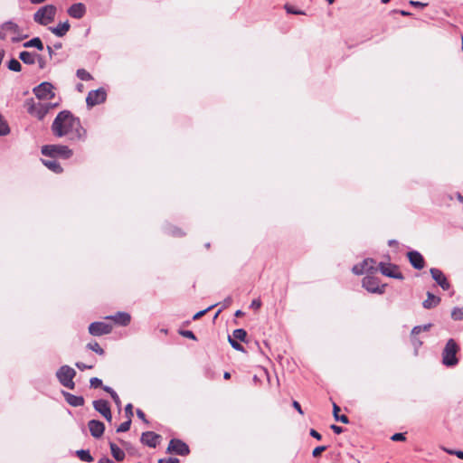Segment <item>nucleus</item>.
Here are the masks:
<instances>
[{
  "label": "nucleus",
  "mask_w": 463,
  "mask_h": 463,
  "mask_svg": "<svg viewBox=\"0 0 463 463\" xmlns=\"http://www.w3.org/2000/svg\"><path fill=\"white\" fill-rule=\"evenodd\" d=\"M167 451L179 456H186L189 454V447L186 443L178 439H172L169 442Z\"/></svg>",
  "instance_id": "11"
},
{
  "label": "nucleus",
  "mask_w": 463,
  "mask_h": 463,
  "mask_svg": "<svg viewBox=\"0 0 463 463\" xmlns=\"http://www.w3.org/2000/svg\"><path fill=\"white\" fill-rule=\"evenodd\" d=\"M326 449V446H319V447H317L316 449H314L313 452H312V455L313 457H318L323 451H325Z\"/></svg>",
  "instance_id": "47"
},
{
  "label": "nucleus",
  "mask_w": 463,
  "mask_h": 463,
  "mask_svg": "<svg viewBox=\"0 0 463 463\" xmlns=\"http://www.w3.org/2000/svg\"><path fill=\"white\" fill-rule=\"evenodd\" d=\"M98 463H113V461L107 457H103L98 461Z\"/></svg>",
  "instance_id": "60"
},
{
  "label": "nucleus",
  "mask_w": 463,
  "mask_h": 463,
  "mask_svg": "<svg viewBox=\"0 0 463 463\" xmlns=\"http://www.w3.org/2000/svg\"><path fill=\"white\" fill-rule=\"evenodd\" d=\"M381 273L386 277L403 279V275L399 271L398 266L391 263L381 262L379 264Z\"/></svg>",
  "instance_id": "12"
},
{
  "label": "nucleus",
  "mask_w": 463,
  "mask_h": 463,
  "mask_svg": "<svg viewBox=\"0 0 463 463\" xmlns=\"http://www.w3.org/2000/svg\"><path fill=\"white\" fill-rule=\"evenodd\" d=\"M76 373V371L72 367L61 365L56 372V377L63 387L73 390L75 388L73 378Z\"/></svg>",
  "instance_id": "6"
},
{
  "label": "nucleus",
  "mask_w": 463,
  "mask_h": 463,
  "mask_svg": "<svg viewBox=\"0 0 463 463\" xmlns=\"http://www.w3.org/2000/svg\"><path fill=\"white\" fill-rule=\"evenodd\" d=\"M430 327H431V324H426L423 326H416L411 330V335H418L423 331H429Z\"/></svg>",
  "instance_id": "38"
},
{
  "label": "nucleus",
  "mask_w": 463,
  "mask_h": 463,
  "mask_svg": "<svg viewBox=\"0 0 463 463\" xmlns=\"http://www.w3.org/2000/svg\"><path fill=\"white\" fill-rule=\"evenodd\" d=\"M23 46L24 48H36L39 51H43L44 49L43 43L39 37H33L31 40L24 43Z\"/></svg>",
  "instance_id": "28"
},
{
  "label": "nucleus",
  "mask_w": 463,
  "mask_h": 463,
  "mask_svg": "<svg viewBox=\"0 0 463 463\" xmlns=\"http://www.w3.org/2000/svg\"><path fill=\"white\" fill-rule=\"evenodd\" d=\"M201 317H203V310H200V311L196 312L193 318L194 320H196V319H199Z\"/></svg>",
  "instance_id": "63"
},
{
  "label": "nucleus",
  "mask_w": 463,
  "mask_h": 463,
  "mask_svg": "<svg viewBox=\"0 0 463 463\" xmlns=\"http://www.w3.org/2000/svg\"><path fill=\"white\" fill-rule=\"evenodd\" d=\"M22 33L20 26L13 21H7L0 26V39L5 40L9 33L19 34Z\"/></svg>",
  "instance_id": "14"
},
{
  "label": "nucleus",
  "mask_w": 463,
  "mask_h": 463,
  "mask_svg": "<svg viewBox=\"0 0 463 463\" xmlns=\"http://www.w3.org/2000/svg\"><path fill=\"white\" fill-rule=\"evenodd\" d=\"M430 273L431 275V278L443 290H449L450 288V284L447 277L440 269L437 268H431L430 269Z\"/></svg>",
  "instance_id": "16"
},
{
  "label": "nucleus",
  "mask_w": 463,
  "mask_h": 463,
  "mask_svg": "<svg viewBox=\"0 0 463 463\" xmlns=\"http://www.w3.org/2000/svg\"><path fill=\"white\" fill-rule=\"evenodd\" d=\"M67 13L72 18L80 19L86 14V6L82 3H76L68 8Z\"/></svg>",
  "instance_id": "21"
},
{
  "label": "nucleus",
  "mask_w": 463,
  "mask_h": 463,
  "mask_svg": "<svg viewBox=\"0 0 463 463\" xmlns=\"http://www.w3.org/2000/svg\"><path fill=\"white\" fill-rule=\"evenodd\" d=\"M63 395L65 401L73 407H80L84 405V398L82 396H78L71 394L70 392H63Z\"/></svg>",
  "instance_id": "23"
},
{
  "label": "nucleus",
  "mask_w": 463,
  "mask_h": 463,
  "mask_svg": "<svg viewBox=\"0 0 463 463\" xmlns=\"http://www.w3.org/2000/svg\"><path fill=\"white\" fill-rule=\"evenodd\" d=\"M165 232L174 237H181L184 234L181 229L171 225L165 227Z\"/></svg>",
  "instance_id": "35"
},
{
  "label": "nucleus",
  "mask_w": 463,
  "mask_h": 463,
  "mask_svg": "<svg viewBox=\"0 0 463 463\" xmlns=\"http://www.w3.org/2000/svg\"><path fill=\"white\" fill-rule=\"evenodd\" d=\"M131 420L128 419V420L122 422L117 429V432H126L130 429Z\"/></svg>",
  "instance_id": "39"
},
{
  "label": "nucleus",
  "mask_w": 463,
  "mask_h": 463,
  "mask_svg": "<svg viewBox=\"0 0 463 463\" xmlns=\"http://www.w3.org/2000/svg\"><path fill=\"white\" fill-rule=\"evenodd\" d=\"M339 411H340V408L335 403H334L333 404V413H334L335 420L347 424L349 422L348 417L346 415L338 416Z\"/></svg>",
  "instance_id": "30"
},
{
  "label": "nucleus",
  "mask_w": 463,
  "mask_h": 463,
  "mask_svg": "<svg viewBox=\"0 0 463 463\" xmlns=\"http://www.w3.org/2000/svg\"><path fill=\"white\" fill-rule=\"evenodd\" d=\"M77 77L81 80H92V76L90 72H88L85 69H78L76 71Z\"/></svg>",
  "instance_id": "34"
},
{
  "label": "nucleus",
  "mask_w": 463,
  "mask_h": 463,
  "mask_svg": "<svg viewBox=\"0 0 463 463\" xmlns=\"http://www.w3.org/2000/svg\"><path fill=\"white\" fill-rule=\"evenodd\" d=\"M125 413L128 419L131 420V417L133 416V406L131 403H128L125 407Z\"/></svg>",
  "instance_id": "44"
},
{
  "label": "nucleus",
  "mask_w": 463,
  "mask_h": 463,
  "mask_svg": "<svg viewBox=\"0 0 463 463\" xmlns=\"http://www.w3.org/2000/svg\"><path fill=\"white\" fill-rule=\"evenodd\" d=\"M88 427L92 437L100 438L105 430V425L102 421L98 420H90L88 422Z\"/></svg>",
  "instance_id": "18"
},
{
  "label": "nucleus",
  "mask_w": 463,
  "mask_h": 463,
  "mask_svg": "<svg viewBox=\"0 0 463 463\" xmlns=\"http://www.w3.org/2000/svg\"><path fill=\"white\" fill-rule=\"evenodd\" d=\"M179 334L190 339H196L194 334L190 330H179Z\"/></svg>",
  "instance_id": "43"
},
{
  "label": "nucleus",
  "mask_w": 463,
  "mask_h": 463,
  "mask_svg": "<svg viewBox=\"0 0 463 463\" xmlns=\"http://www.w3.org/2000/svg\"><path fill=\"white\" fill-rule=\"evenodd\" d=\"M228 341L232 346V348H234L235 350L244 351L243 346L238 342V340H235L234 338L231 337V335L228 336Z\"/></svg>",
  "instance_id": "40"
},
{
  "label": "nucleus",
  "mask_w": 463,
  "mask_h": 463,
  "mask_svg": "<svg viewBox=\"0 0 463 463\" xmlns=\"http://www.w3.org/2000/svg\"><path fill=\"white\" fill-rule=\"evenodd\" d=\"M391 439L393 441H403L406 438L403 433H395L391 437Z\"/></svg>",
  "instance_id": "45"
},
{
  "label": "nucleus",
  "mask_w": 463,
  "mask_h": 463,
  "mask_svg": "<svg viewBox=\"0 0 463 463\" xmlns=\"http://www.w3.org/2000/svg\"><path fill=\"white\" fill-rule=\"evenodd\" d=\"M375 260L373 259H365L363 262L353 267L352 270L356 275H362L364 272H375L377 269L374 267Z\"/></svg>",
  "instance_id": "13"
},
{
  "label": "nucleus",
  "mask_w": 463,
  "mask_h": 463,
  "mask_svg": "<svg viewBox=\"0 0 463 463\" xmlns=\"http://www.w3.org/2000/svg\"><path fill=\"white\" fill-rule=\"evenodd\" d=\"M57 13V8L53 5H46L40 7L33 14V21L41 25H47L53 22Z\"/></svg>",
  "instance_id": "4"
},
{
  "label": "nucleus",
  "mask_w": 463,
  "mask_h": 463,
  "mask_svg": "<svg viewBox=\"0 0 463 463\" xmlns=\"http://www.w3.org/2000/svg\"><path fill=\"white\" fill-rule=\"evenodd\" d=\"M27 37H28L27 34H21V33H20L19 34H14V36L12 37L11 40L13 43H19Z\"/></svg>",
  "instance_id": "49"
},
{
  "label": "nucleus",
  "mask_w": 463,
  "mask_h": 463,
  "mask_svg": "<svg viewBox=\"0 0 463 463\" xmlns=\"http://www.w3.org/2000/svg\"><path fill=\"white\" fill-rule=\"evenodd\" d=\"M408 259L411 266L416 269H421L424 268V259L422 255L416 250H411L407 253Z\"/></svg>",
  "instance_id": "20"
},
{
  "label": "nucleus",
  "mask_w": 463,
  "mask_h": 463,
  "mask_svg": "<svg viewBox=\"0 0 463 463\" xmlns=\"http://www.w3.org/2000/svg\"><path fill=\"white\" fill-rule=\"evenodd\" d=\"M331 429L333 430V431L336 434H340L343 432V428L340 427V426H337V425H332L331 426Z\"/></svg>",
  "instance_id": "57"
},
{
  "label": "nucleus",
  "mask_w": 463,
  "mask_h": 463,
  "mask_svg": "<svg viewBox=\"0 0 463 463\" xmlns=\"http://www.w3.org/2000/svg\"><path fill=\"white\" fill-rule=\"evenodd\" d=\"M310 435H311L313 438H315V439H318V440H319V439H321V438H322V437H321V435H320L317 430H313V429L310 430Z\"/></svg>",
  "instance_id": "58"
},
{
  "label": "nucleus",
  "mask_w": 463,
  "mask_h": 463,
  "mask_svg": "<svg viewBox=\"0 0 463 463\" xmlns=\"http://www.w3.org/2000/svg\"><path fill=\"white\" fill-rule=\"evenodd\" d=\"M285 8L288 14H303L304 13L302 11L295 9L293 6L286 5Z\"/></svg>",
  "instance_id": "46"
},
{
  "label": "nucleus",
  "mask_w": 463,
  "mask_h": 463,
  "mask_svg": "<svg viewBox=\"0 0 463 463\" xmlns=\"http://www.w3.org/2000/svg\"><path fill=\"white\" fill-rule=\"evenodd\" d=\"M53 85L51 82L43 81L33 89V94L39 99H52L55 96Z\"/></svg>",
  "instance_id": "8"
},
{
  "label": "nucleus",
  "mask_w": 463,
  "mask_h": 463,
  "mask_svg": "<svg viewBox=\"0 0 463 463\" xmlns=\"http://www.w3.org/2000/svg\"><path fill=\"white\" fill-rule=\"evenodd\" d=\"M158 463H180L177 458H160Z\"/></svg>",
  "instance_id": "50"
},
{
  "label": "nucleus",
  "mask_w": 463,
  "mask_h": 463,
  "mask_svg": "<svg viewBox=\"0 0 463 463\" xmlns=\"http://www.w3.org/2000/svg\"><path fill=\"white\" fill-rule=\"evenodd\" d=\"M71 24L69 21L59 23L57 26L49 27V30L58 37H63L70 30Z\"/></svg>",
  "instance_id": "22"
},
{
  "label": "nucleus",
  "mask_w": 463,
  "mask_h": 463,
  "mask_svg": "<svg viewBox=\"0 0 463 463\" xmlns=\"http://www.w3.org/2000/svg\"><path fill=\"white\" fill-rule=\"evenodd\" d=\"M113 326L111 324L102 321L93 322L89 326V333L93 336H101L109 335L112 332Z\"/></svg>",
  "instance_id": "9"
},
{
  "label": "nucleus",
  "mask_w": 463,
  "mask_h": 463,
  "mask_svg": "<svg viewBox=\"0 0 463 463\" xmlns=\"http://www.w3.org/2000/svg\"><path fill=\"white\" fill-rule=\"evenodd\" d=\"M94 409L99 412L108 421H111L112 414L109 402L103 399L95 400L93 402Z\"/></svg>",
  "instance_id": "15"
},
{
  "label": "nucleus",
  "mask_w": 463,
  "mask_h": 463,
  "mask_svg": "<svg viewBox=\"0 0 463 463\" xmlns=\"http://www.w3.org/2000/svg\"><path fill=\"white\" fill-rule=\"evenodd\" d=\"M137 417H138L140 420H142L143 421H145V422H146V423H147V420H146V415H145V413H144V411H143L142 410L137 409Z\"/></svg>",
  "instance_id": "53"
},
{
  "label": "nucleus",
  "mask_w": 463,
  "mask_h": 463,
  "mask_svg": "<svg viewBox=\"0 0 463 463\" xmlns=\"http://www.w3.org/2000/svg\"><path fill=\"white\" fill-rule=\"evenodd\" d=\"M102 388H103V390H104L106 392L109 393V394H110V396L113 394V392H115L111 387H109V386H102Z\"/></svg>",
  "instance_id": "61"
},
{
  "label": "nucleus",
  "mask_w": 463,
  "mask_h": 463,
  "mask_svg": "<svg viewBox=\"0 0 463 463\" xmlns=\"http://www.w3.org/2000/svg\"><path fill=\"white\" fill-rule=\"evenodd\" d=\"M293 407L300 413V414H303V411L301 409V406L300 404L297 402V401H294L293 402Z\"/></svg>",
  "instance_id": "59"
},
{
  "label": "nucleus",
  "mask_w": 463,
  "mask_h": 463,
  "mask_svg": "<svg viewBox=\"0 0 463 463\" xmlns=\"http://www.w3.org/2000/svg\"><path fill=\"white\" fill-rule=\"evenodd\" d=\"M160 439L161 436L153 431H146L141 435V442L149 448H156Z\"/></svg>",
  "instance_id": "19"
},
{
  "label": "nucleus",
  "mask_w": 463,
  "mask_h": 463,
  "mask_svg": "<svg viewBox=\"0 0 463 463\" xmlns=\"http://www.w3.org/2000/svg\"><path fill=\"white\" fill-rule=\"evenodd\" d=\"M362 286L370 293L383 294L385 291V284H380L377 278L373 276H365L362 280Z\"/></svg>",
  "instance_id": "7"
},
{
  "label": "nucleus",
  "mask_w": 463,
  "mask_h": 463,
  "mask_svg": "<svg viewBox=\"0 0 463 463\" xmlns=\"http://www.w3.org/2000/svg\"><path fill=\"white\" fill-rule=\"evenodd\" d=\"M109 448L113 458L117 461H122L125 458V452L114 442H109Z\"/></svg>",
  "instance_id": "27"
},
{
  "label": "nucleus",
  "mask_w": 463,
  "mask_h": 463,
  "mask_svg": "<svg viewBox=\"0 0 463 463\" xmlns=\"http://www.w3.org/2000/svg\"><path fill=\"white\" fill-rule=\"evenodd\" d=\"M107 93L103 88L95 90H90L86 98L88 107H94L101 104L106 100Z\"/></svg>",
  "instance_id": "10"
},
{
  "label": "nucleus",
  "mask_w": 463,
  "mask_h": 463,
  "mask_svg": "<svg viewBox=\"0 0 463 463\" xmlns=\"http://www.w3.org/2000/svg\"><path fill=\"white\" fill-rule=\"evenodd\" d=\"M411 343H412L413 346L415 347V349L419 348L422 344L421 341H420L419 339L414 337V335H412Z\"/></svg>",
  "instance_id": "55"
},
{
  "label": "nucleus",
  "mask_w": 463,
  "mask_h": 463,
  "mask_svg": "<svg viewBox=\"0 0 463 463\" xmlns=\"http://www.w3.org/2000/svg\"><path fill=\"white\" fill-rule=\"evenodd\" d=\"M90 387L99 388L102 386V381L98 377H92L90 380Z\"/></svg>",
  "instance_id": "42"
},
{
  "label": "nucleus",
  "mask_w": 463,
  "mask_h": 463,
  "mask_svg": "<svg viewBox=\"0 0 463 463\" xmlns=\"http://www.w3.org/2000/svg\"><path fill=\"white\" fill-rule=\"evenodd\" d=\"M105 319L112 320L118 326H127L131 321V316L127 312L118 311L115 315L107 316Z\"/></svg>",
  "instance_id": "17"
},
{
  "label": "nucleus",
  "mask_w": 463,
  "mask_h": 463,
  "mask_svg": "<svg viewBox=\"0 0 463 463\" xmlns=\"http://www.w3.org/2000/svg\"><path fill=\"white\" fill-rule=\"evenodd\" d=\"M426 295L427 298L422 302V306L426 309H430L437 307L441 301L440 298L435 296L430 291H428Z\"/></svg>",
  "instance_id": "24"
},
{
  "label": "nucleus",
  "mask_w": 463,
  "mask_h": 463,
  "mask_svg": "<svg viewBox=\"0 0 463 463\" xmlns=\"http://www.w3.org/2000/svg\"><path fill=\"white\" fill-rule=\"evenodd\" d=\"M451 318L456 321L463 319V307H454L451 311Z\"/></svg>",
  "instance_id": "37"
},
{
  "label": "nucleus",
  "mask_w": 463,
  "mask_h": 463,
  "mask_svg": "<svg viewBox=\"0 0 463 463\" xmlns=\"http://www.w3.org/2000/svg\"><path fill=\"white\" fill-rule=\"evenodd\" d=\"M410 5H412V6H416V7H424L426 6V4H423L421 2H419V1H410Z\"/></svg>",
  "instance_id": "56"
},
{
  "label": "nucleus",
  "mask_w": 463,
  "mask_h": 463,
  "mask_svg": "<svg viewBox=\"0 0 463 463\" xmlns=\"http://www.w3.org/2000/svg\"><path fill=\"white\" fill-rule=\"evenodd\" d=\"M75 365L78 369H80L81 371L86 370V369H91L93 367L92 365H87L81 362H77L75 364Z\"/></svg>",
  "instance_id": "51"
},
{
  "label": "nucleus",
  "mask_w": 463,
  "mask_h": 463,
  "mask_svg": "<svg viewBox=\"0 0 463 463\" xmlns=\"http://www.w3.org/2000/svg\"><path fill=\"white\" fill-rule=\"evenodd\" d=\"M10 133V128L7 121L0 114V137L6 136Z\"/></svg>",
  "instance_id": "32"
},
{
  "label": "nucleus",
  "mask_w": 463,
  "mask_h": 463,
  "mask_svg": "<svg viewBox=\"0 0 463 463\" xmlns=\"http://www.w3.org/2000/svg\"><path fill=\"white\" fill-rule=\"evenodd\" d=\"M51 128L52 134L57 137L69 136L71 140L84 141L86 139L87 131L81 126L80 118L69 110L59 112Z\"/></svg>",
  "instance_id": "1"
},
{
  "label": "nucleus",
  "mask_w": 463,
  "mask_h": 463,
  "mask_svg": "<svg viewBox=\"0 0 463 463\" xmlns=\"http://www.w3.org/2000/svg\"><path fill=\"white\" fill-rule=\"evenodd\" d=\"M76 454L81 461L90 463L94 460L93 457L90 455L88 449L77 450Z\"/></svg>",
  "instance_id": "29"
},
{
  "label": "nucleus",
  "mask_w": 463,
  "mask_h": 463,
  "mask_svg": "<svg viewBox=\"0 0 463 463\" xmlns=\"http://www.w3.org/2000/svg\"><path fill=\"white\" fill-rule=\"evenodd\" d=\"M47 52H48V54L50 56V58L52 59V56L54 55V51H53V48L50 45H47Z\"/></svg>",
  "instance_id": "62"
},
{
  "label": "nucleus",
  "mask_w": 463,
  "mask_h": 463,
  "mask_svg": "<svg viewBox=\"0 0 463 463\" xmlns=\"http://www.w3.org/2000/svg\"><path fill=\"white\" fill-rule=\"evenodd\" d=\"M111 398H112V400L114 401V402H115L118 406H120V405H121V402H120L119 396L118 395V393H117V392H113V394L111 395Z\"/></svg>",
  "instance_id": "54"
},
{
  "label": "nucleus",
  "mask_w": 463,
  "mask_h": 463,
  "mask_svg": "<svg viewBox=\"0 0 463 463\" xmlns=\"http://www.w3.org/2000/svg\"><path fill=\"white\" fill-rule=\"evenodd\" d=\"M41 152L48 157H61L63 159L70 158L73 154L69 146L62 145H45L42 146Z\"/></svg>",
  "instance_id": "5"
},
{
  "label": "nucleus",
  "mask_w": 463,
  "mask_h": 463,
  "mask_svg": "<svg viewBox=\"0 0 463 463\" xmlns=\"http://www.w3.org/2000/svg\"><path fill=\"white\" fill-rule=\"evenodd\" d=\"M25 106L27 111L32 116L37 118L39 120H43L48 114L50 109L58 106L57 103H36L33 99L25 100Z\"/></svg>",
  "instance_id": "2"
},
{
  "label": "nucleus",
  "mask_w": 463,
  "mask_h": 463,
  "mask_svg": "<svg viewBox=\"0 0 463 463\" xmlns=\"http://www.w3.org/2000/svg\"><path fill=\"white\" fill-rule=\"evenodd\" d=\"M36 52L23 51L19 53V59L25 64L33 65L36 62Z\"/></svg>",
  "instance_id": "26"
},
{
  "label": "nucleus",
  "mask_w": 463,
  "mask_h": 463,
  "mask_svg": "<svg viewBox=\"0 0 463 463\" xmlns=\"http://www.w3.org/2000/svg\"><path fill=\"white\" fill-rule=\"evenodd\" d=\"M87 348L95 352L96 354H99V355H103L104 354V350L100 347V345H99L98 342H92V343H89L87 345Z\"/></svg>",
  "instance_id": "36"
},
{
  "label": "nucleus",
  "mask_w": 463,
  "mask_h": 463,
  "mask_svg": "<svg viewBox=\"0 0 463 463\" xmlns=\"http://www.w3.org/2000/svg\"><path fill=\"white\" fill-rule=\"evenodd\" d=\"M53 49H56V50H59L62 47V44L61 43H56L53 44V46H52Z\"/></svg>",
  "instance_id": "64"
},
{
  "label": "nucleus",
  "mask_w": 463,
  "mask_h": 463,
  "mask_svg": "<svg viewBox=\"0 0 463 463\" xmlns=\"http://www.w3.org/2000/svg\"><path fill=\"white\" fill-rule=\"evenodd\" d=\"M42 163L51 171L55 174H60L62 172V167L58 163L56 158L50 157V159H42Z\"/></svg>",
  "instance_id": "25"
},
{
  "label": "nucleus",
  "mask_w": 463,
  "mask_h": 463,
  "mask_svg": "<svg viewBox=\"0 0 463 463\" xmlns=\"http://www.w3.org/2000/svg\"><path fill=\"white\" fill-rule=\"evenodd\" d=\"M459 346L452 338L449 339L442 351V364L447 367H453L458 364L457 354Z\"/></svg>",
  "instance_id": "3"
},
{
  "label": "nucleus",
  "mask_w": 463,
  "mask_h": 463,
  "mask_svg": "<svg viewBox=\"0 0 463 463\" xmlns=\"http://www.w3.org/2000/svg\"><path fill=\"white\" fill-rule=\"evenodd\" d=\"M441 449L449 455H455L458 458L463 459V451L461 450H454L445 447H441Z\"/></svg>",
  "instance_id": "41"
},
{
  "label": "nucleus",
  "mask_w": 463,
  "mask_h": 463,
  "mask_svg": "<svg viewBox=\"0 0 463 463\" xmlns=\"http://www.w3.org/2000/svg\"><path fill=\"white\" fill-rule=\"evenodd\" d=\"M231 337L234 338L235 340L245 342L247 337V332L242 328L235 329L232 332V335H231Z\"/></svg>",
  "instance_id": "31"
},
{
  "label": "nucleus",
  "mask_w": 463,
  "mask_h": 463,
  "mask_svg": "<svg viewBox=\"0 0 463 463\" xmlns=\"http://www.w3.org/2000/svg\"><path fill=\"white\" fill-rule=\"evenodd\" d=\"M36 62H38L40 69H43L46 66L45 59L38 53H37V57H36Z\"/></svg>",
  "instance_id": "48"
},
{
  "label": "nucleus",
  "mask_w": 463,
  "mask_h": 463,
  "mask_svg": "<svg viewBox=\"0 0 463 463\" xmlns=\"http://www.w3.org/2000/svg\"><path fill=\"white\" fill-rule=\"evenodd\" d=\"M261 307V302L260 299H253L251 304H250V307L254 308V309H260Z\"/></svg>",
  "instance_id": "52"
},
{
  "label": "nucleus",
  "mask_w": 463,
  "mask_h": 463,
  "mask_svg": "<svg viewBox=\"0 0 463 463\" xmlns=\"http://www.w3.org/2000/svg\"><path fill=\"white\" fill-rule=\"evenodd\" d=\"M7 68L12 71L19 72L22 70V65L18 60L12 58L7 63Z\"/></svg>",
  "instance_id": "33"
}]
</instances>
